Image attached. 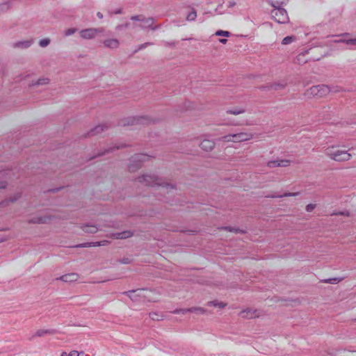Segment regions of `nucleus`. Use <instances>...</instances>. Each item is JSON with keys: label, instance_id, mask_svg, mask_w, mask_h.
Returning <instances> with one entry per match:
<instances>
[{"label": "nucleus", "instance_id": "a211bd4d", "mask_svg": "<svg viewBox=\"0 0 356 356\" xmlns=\"http://www.w3.org/2000/svg\"><path fill=\"white\" fill-rule=\"evenodd\" d=\"M131 236V233L129 231H125L120 233L115 234L116 238H127Z\"/></svg>", "mask_w": 356, "mask_h": 356}, {"label": "nucleus", "instance_id": "6ab92c4d", "mask_svg": "<svg viewBox=\"0 0 356 356\" xmlns=\"http://www.w3.org/2000/svg\"><path fill=\"white\" fill-rule=\"evenodd\" d=\"M245 112L244 109L242 108H236L232 109H229L227 111V113L232 114V115H239Z\"/></svg>", "mask_w": 356, "mask_h": 356}, {"label": "nucleus", "instance_id": "f257e3e1", "mask_svg": "<svg viewBox=\"0 0 356 356\" xmlns=\"http://www.w3.org/2000/svg\"><path fill=\"white\" fill-rule=\"evenodd\" d=\"M345 145L339 144L329 145L323 149L325 156L336 162L343 163L350 161L353 155L349 152Z\"/></svg>", "mask_w": 356, "mask_h": 356}, {"label": "nucleus", "instance_id": "49530a36", "mask_svg": "<svg viewBox=\"0 0 356 356\" xmlns=\"http://www.w3.org/2000/svg\"><path fill=\"white\" fill-rule=\"evenodd\" d=\"M231 5L234 6V5H235V3H231Z\"/></svg>", "mask_w": 356, "mask_h": 356}, {"label": "nucleus", "instance_id": "9b49d317", "mask_svg": "<svg viewBox=\"0 0 356 356\" xmlns=\"http://www.w3.org/2000/svg\"><path fill=\"white\" fill-rule=\"evenodd\" d=\"M79 278V275L76 273H68L60 277V280L63 282H71L76 281Z\"/></svg>", "mask_w": 356, "mask_h": 356}, {"label": "nucleus", "instance_id": "f03ea898", "mask_svg": "<svg viewBox=\"0 0 356 356\" xmlns=\"http://www.w3.org/2000/svg\"><path fill=\"white\" fill-rule=\"evenodd\" d=\"M129 294L130 298L136 302H154L156 300V298L153 297L154 293L145 289L131 291L129 292Z\"/></svg>", "mask_w": 356, "mask_h": 356}, {"label": "nucleus", "instance_id": "423d86ee", "mask_svg": "<svg viewBox=\"0 0 356 356\" xmlns=\"http://www.w3.org/2000/svg\"><path fill=\"white\" fill-rule=\"evenodd\" d=\"M271 15L275 21L280 24L287 23L289 20L286 10L282 8H273Z\"/></svg>", "mask_w": 356, "mask_h": 356}, {"label": "nucleus", "instance_id": "1a4fd4ad", "mask_svg": "<svg viewBox=\"0 0 356 356\" xmlns=\"http://www.w3.org/2000/svg\"><path fill=\"white\" fill-rule=\"evenodd\" d=\"M104 44L107 48L117 49L119 47L120 42L115 38H109L104 41Z\"/></svg>", "mask_w": 356, "mask_h": 356}, {"label": "nucleus", "instance_id": "f8f14e48", "mask_svg": "<svg viewBox=\"0 0 356 356\" xmlns=\"http://www.w3.org/2000/svg\"><path fill=\"white\" fill-rule=\"evenodd\" d=\"M207 306L209 307H213L214 309H223L225 308L226 304L222 302H218V301L215 300V301L208 302Z\"/></svg>", "mask_w": 356, "mask_h": 356}, {"label": "nucleus", "instance_id": "cd10ccee", "mask_svg": "<svg viewBox=\"0 0 356 356\" xmlns=\"http://www.w3.org/2000/svg\"><path fill=\"white\" fill-rule=\"evenodd\" d=\"M278 163H279L278 159H276L274 161H270L267 163V166L269 168L279 167V165H277Z\"/></svg>", "mask_w": 356, "mask_h": 356}, {"label": "nucleus", "instance_id": "c9c22d12", "mask_svg": "<svg viewBox=\"0 0 356 356\" xmlns=\"http://www.w3.org/2000/svg\"><path fill=\"white\" fill-rule=\"evenodd\" d=\"M316 207V204H309L306 207V211L308 212L312 211Z\"/></svg>", "mask_w": 356, "mask_h": 356}, {"label": "nucleus", "instance_id": "20e7f679", "mask_svg": "<svg viewBox=\"0 0 356 356\" xmlns=\"http://www.w3.org/2000/svg\"><path fill=\"white\" fill-rule=\"evenodd\" d=\"M138 181L140 183H143L146 186H161L163 188H166L168 190V187L173 189V186L168 183L162 184L159 181V179L152 175H145L138 178Z\"/></svg>", "mask_w": 356, "mask_h": 356}, {"label": "nucleus", "instance_id": "7c9ffc66", "mask_svg": "<svg viewBox=\"0 0 356 356\" xmlns=\"http://www.w3.org/2000/svg\"><path fill=\"white\" fill-rule=\"evenodd\" d=\"M197 17V13L195 11H192L187 16V20L188 21H193L195 20Z\"/></svg>", "mask_w": 356, "mask_h": 356}, {"label": "nucleus", "instance_id": "dca6fc26", "mask_svg": "<svg viewBox=\"0 0 356 356\" xmlns=\"http://www.w3.org/2000/svg\"><path fill=\"white\" fill-rule=\"evenodd\" d=\"M351 355L356 356V351H352V350L344 349V350H340L336 356H351Z\"/></svg>", "mask_w": 356, "mask_h": 356}, {"label": "nucleus", "instance_id": "2f4dec72", "mask_svg": "<svg viewBox=\"0 0 356 356\" xmlns=\"http://www.w3.org/2000/svg\"><path fill=\"white\" fill-rule=\"evenodd\" d=\"M9 3H3L0 4V13H1L4 10H7L9 9Z\"/></svg>", "mask_w": 356, "mask_h": 356}, {"label": "nucleus", "instance_id": "2eb2a0df", "mask_svg": "<svg viewBox=\"0 0 356 356\" xmlns=\"http://www.w3.org/2000/svg\"><path fill=\"white\" fill-rule=\"evenodd\" d=\"M149 318L153 321L163 320L165 316L163 313H149Z\"/></svg>", "mask_w": 356, "mask_h": 356}, {"label": "nucleus", "instance_id": "4be33fe9", "mask_svg": "<svg viewBox=\"0 0 356 356\" xmlns=\"http://www.w3.org/2000/svg\"><path fill=\"white\" fill-rule=\"evenodd\" d=\"M296 40V38L294 36H286L283 40L282 43L283 44H289Z\"/></svg>", "mask_w": 356, "mask_h": 356}, {"label": "nucleus", "instance_id": "e433bc0d", "mask_svg": "<svg viewBox=\"0 0 356 356\" xmlns=\"http://www.w3.org/2000/svg\"><path fill=\"white\" fill-rule=\"evenodd\" d=\"M47 222V219L45 217L40 218L38 220L33 221V222H35V223H45Z\"/></svg>", "mask_w": 356, "mask_h": 356}, {"label": "nucleus", "instance_id": "ea45409f", "mask_svg": "<svg viewBox=\"0 0 356 356\" xmlns=\"http://www.w3.org/2000/svg\"><path fill=\"white\" fill-rule=\"evenodd\" d=\"M219 42L222 44H226L227 42V39H219Z\"/></svg>", "mask_w": 356, "mask_h": 356}, {"label": "nucleus", "instance_id": "58836bf2", "mask_svg": "<svg viewBox=\"0 0 356 356\" xmlns=\"http://www.w3.org/2000/svg\"><path fill=\"white\" fill-rule=\"evenodd\" d=\"M83 353H79L77 350H72L69 354H67L68 356H79L80 354H82Z\"/></svg>", "mask_w": 356, "mask_h": 356}, {"label": "nucleus", "instance_id": "393cba45", "mask_svg": "<svg viewBox=\"0 0 356 356\" xmlns=\"http://www.w3.org/2000/svg\"><path fill=\"white\" fill-rule=\"evenodd\" d=\"M279 160V163H277V165H279V167H287L289 165H290L291 161L289 159H278Z\"/></svg>", "mask_w": 356, "mask_h": 356}, {"label": "nucleus", "instance_id": "c756f323", "mask_svg": "<svg viewBox=\"0 0 356 356\" xmlns=\"http://www.w3.org/2000/svg\"><path fill=\"white\" fill-rule=\"evenodd\" d=\"M216 35H222V36H225V37H229L230 35V33L229 31H218L216 32Z\"/></svg>", "mask_w": 356, "mask_h": 356}, {"label": "nucleus", "instance_id": "a878e982", "mask_svg": "<svg viewBox=\"0 0 356 356\" xmlns=\"http://www.w3.org/2000/svg\"><path fill=\"white\" fill-rule=\"evenodd\" d=\"M341 280H342L341 278L334 277V278L325 280L323 282L325 283H329V284H337V283L340 282Z\"/></svg>", "mask_w": 356, "mask_h": 356}, {"label": "nucleus", "instance_id": "7ed1b4c3", "mask_svg": "<svg viewBox=\"0 0 356 356\" xmlns=\"http://www.w3.org/2000/svg\"><path fill=\"white\" fill-rule=\"evenodd\" d=\"M253 138V134L248 132H241L235 134H229L221 138V140L224 142L240 143L248 141Z\"/></svg>", "mask_w": 356, "mask_h": 356}, {"label": "nucleus", "instance_id": "4468645a", "mask_svg": "<svg viewBox=\"0 0 356 356\" xmlns=\"http://www.w3.org/2000/svg\"><path fill=\"white\" fill-rule=\"evenodd\" d=\"M270 4L274 8H281L282 6L286 4L288 0H270Z\"/></svg>", "mask_w": 356, "mask_h": 356}, {"label": "nucleus", "instance_id": "ddd939ff", "mask_svg": "<svg viewBox=\"0 0 356 356\" xmlns=\"http://www.w3.org/2000/svg\"><path fill=\"white\" fill-rule=\"evenodd\" d=\"M10 172L8 171H0V188H4L6 186V181L5 179L8 177Z\"/></svg>", "mask_w": 356, "mask_h": 356}, {"label": "nucleus", "instance_id": "5701e85b", "mask_svg": "<svg viewBox=\"0 0 356 356\" xmlns=\"http://www.w3.org/2000/svg\"><path fill=\"white\" fill-rule=\"evenodd\" d=\"M49 83V79L48 78H41L39 79L35 83H33L32 85H47Z\"/></svg>", "mask_w": 356, "mask_h": 356}, {"label": "nucleus", "instance_id": "4c0bfd02", "mask_svg": "<svg viewBox=\"0 0 356 356\" xmlns=\"http://www.w3.org/2000/svg\"><path fill=\"white\" fill-rule=\"evenodd\" d=\"M298 195V193H285L282 195H279L277 196L278 197H289V196H296Z\"/></svg>", "mask_w": 356, "mask_h": 356}, {"label": "nucleus", "instance_id": "412c9836", "mask_svg": "<svg viewBox=\"0 0 356 356\" xmlns=\"http://www.w3.org/2000/svg\"><path fill=\"white\" fill-rule=\"evenodd\" d=\"M83 230L86 232L88 233H95L97 232L98 229L97 227L94 225H86L83 227Z\"/></svg>", "mask_w": 356, "mask_h": 356}, {"label": "nucleus", "instance_id": "f3484780", "mask_svg": "<svg viewBox=\"0 0 356 356\" xmlns=\"http://www.w3.org/2000/svg\"><path fill=\"white\" fill-rule=\"evenodd\" d=\"M134 162H144L149 159V156L145 154L136 155L132 158Z\"/></svg>", "mask_w": 356, "mask_h": 356}, {"label": "nucleus", "instance_id": "473e14b6", "mask_svg": "<svg viewBox=\"0 0 356 356\" xmlns=\"http://www.w3.org/2000/svg\"><path fill=\"white\" fill-rule=\"evenodd\" d=\"M50 42V40L49 38H45L43 40H41L40 41V45L42 47H47Z\"/></svg>", "mask_w": 356, "mask_h": 356}, {"label": "nucleus", "instance_id": "0eeeda50", "mask_svg": "<svg viewBox=\"0 0 356 356\" xmlns=\"http://www.w3.org/2000/svg\"><path fill=\"white\" fill-rule=\"evenodd\" d=\"M103 32L102 29H86L80 31V36L83 39H92L98 33Z\"/></svg>", "mask_w": 356, "mask_h": 356}, {"label": "nucleus", "instance_id": "a18cd8bd", "mask_svg": "<svg viewBox=\"0 0 356 356\" xmlns=\"http://www.w3.org/2000/svg\"><path fill=\"white\" fill-rule=\"evenodd\" d=\"M196 312H204V310L202 309H197Z\"/></svg>", "mask_w": 356, "mask_h": 356}, {"label": "nucleus", "instance_id": "c03bdc74", "mask_svg": "<svg viewBox=\"0 0 356 356\" xmlns=\"http://www.w3.org/2000/svg\"><path fill=\"white\" fill-rule=\"evenodd\" d=\"M17 198H18V196L15 197L14 199H10V201L14 202V201L17 200Z\"/></svg>", "mask_w": 356, "mask_h": 356}, {"label": "nucleus", "instance_id": "37998d69", "mask_svg": "<svg viewBox=\"0 0 356 356\" xmlns=\"http://www.w3.org/2000/svg\"><path fill=\"white\" fill-rule=\"evenodd\" d=\"M129 170H131V171H133V170H134V166H133V165H131L129 166Z\"/></svg>", "mask_w": 356, "mask_h": 356}, {"label": "nucleus", "instance_id": "aec40b11", "mask_svg": "<svg viewBox=\"0 0 356 356\" xmlns=\"http://www.w3.org/2000/svg\"><path fill=\"white\" fill-rule=\"evenodd\" d=\"M31 42H32L31 40L21 41V42H19L16 43L15 44V47H22V48H26V47H29L31 45Z\"/></svg>", "mask_w": 356, "mask_h": 356}, {"label": "nucleus", "instance_id": "39448f33", "mask_svg": "<svg viewBox=\"0 0 356 356\" xmlns=\"http://www.w3.org/2000/svg\"><path fill=\"white\" fill-rule=\"evenodd\" d=\"M330 90L327 86H314L307 90V95L315 97H322L329 94Z\"/></svg>", "mask_w": 356, "mask_h": 356}, {"label": "nucleus", "instance_id": "bb28decb", "mask_svg": "<svg viewBox=\"0 0 356 356\" xmlns=\"http://www.w3.org/2000/svg\"><path fill=\"white\" fill-rule=\"evenodd\" d=\"M305 56L306 54L305 53L300 54L297 56V61L299 64L304 63L306 62L305 60Z\"/></svg>", "mask_w": 356, "mask_h": 356}, {"label": "nucleus", "instance_id": "a19ab883", "mask_svg": "<svg viewBox=\"0 0 356 356\" xmlns=\"http://www.w3.org/2000/svg\"><path fill=\"white\" fill-rule=\"evenodd\" d=\"M97 16L99 19L103 18V15H102L100 12H98V13H97Z\"/></svg>", "mask_w": 356, "mask_h": 356}, {"label": "nucleus", "instance_id": "b1692460", "mask_svg": "<svg viewBox=\"0 0 356 356\" xmlns=\"http://www.w3.org/2000/svg\"><path fill=\"white\" fill-rule=\"evenodd\" d=\"M106 128V127L103 125L97 126L94 129V130L92 131V135L101 134L104 131V129Z\"/></svg>", "mask_w": 356, "mask_h": 356}, {"label": "nucleus", "instance_id": "c85d7f7f", "mask_svg": "<svg viewBox=\"0 0 356 356\" xmlns=\"http://www.w3.org/2000/svg\"><path fill=\"white\" fill-rule=\"evenodd\" d=\"M102 244L99 242L86 243L81 245V247H96L99 246Z\"/></svg>", "mask_w": 356, "mask_h": 356}, {"label": "nucleus", "instance_id": "9d476101", "mask_svg": "<svg viewBox=\"0 0 356 356\" xmlns=\"http://www.w3.org/2000/svg\"><path fill=\"white\" fill-rule=\"evenodd\" d=\"M214 145V142L208 139L204 140L200 144L201 148L207 152L211 151L213 149Z\"/></svg>", "mask_w": 356, "mask_h": 356}, {"label": "nucleus", "instance_id": "79ce46f5", "mask_svg": "<svg viewBox=\"0 0 356 356\" xmlns=\"http://www.w3.org/2000/svg\"><path fill=\"white\" fill-rule=\"evenodd\" d=\"M60 356H68L67 355V353L66 352H62L61 354H60Z\"/></svg>", "mask_w": 356, "mask_h": 356}, {"label": "nucleus", "instance_id": "72a5a7b5", "mask_svg": "<svg viewBox=\"0 0 356 356\" xmlns=\"http://www.w3.org/2000/svg\"><path fill=\"white\" fill-rule=\"evenodd\" d=\"M76 31V29H74V28H70V29H67L65 32V35L66 36H69L73 33H74Z\"/></svg>", "mask_w": 356, "mask_h": 356}, {"label": "nucleus", "instance_id": "6e6552de", "mask_svg": "<svg viewBox=\"0 0 356 356\" xmlns=\"http://www.w3.org/2000/svg\"><path fill=\"white\" fill-rule=\"evenodd\" d=\"M131 19L139 21L140 24L138 26L142 28L150 27L153 24V19L152 18L145 19L142 15L132 17Z\"/></svg>", "mask_w": 356, "mask_h": 356}, {"label": "nucleus", "instance_id": "f704fd0d", "mask_svg": "<svg viewBox=\"0 0 356 356\" xmlns=\"http://www.w3.org/2000/svg\"><path fill=\"white\" fill-rule=\"evenodd\" d=\"M336 42H346L348 44H353V45H356V38L355 39H350V40H336Z\"/></svg>", "mask_w": 356, "mask_h": 356}]
</instances>
